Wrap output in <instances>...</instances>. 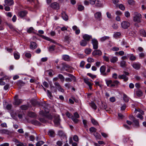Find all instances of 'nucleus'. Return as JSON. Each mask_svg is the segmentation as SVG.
<instances>
[{
	"label": "nucleus",
	"mask_w": 146,
	"mask_h": 146,
	"mask_svg": "<svg viewBox=\"0 0 146 146\" xmlns=\"http://www.w3.org/2000/svg\"><path fill=\"white\" fill-rule=\"evenodd\" d=\"M90 105L91 107L94 110H95L97 109V106L94 102H91L90 104Z\"/></svg>",
	"instance_id": "37"
},
{
	"label": "nucleus",
	"mask_w": 146,
	"mask_h": 146,
	"mask_svg": "<svg viewBox=\"0 0 146 146\" xmlns=\"http://www.w3.org/2000/svg\"><path fill=\"white\" fill-rule=\"evenodd\" d=\"M103 58L104 60L106 62H110L109 58L108 57H107L105 55L103 56Z\"/></svg>",
	"instance_id": "48"
},
{
	"label": "nucleus",
	"mask_w": 146,
	"mask_h": 146,
	"mask_svg": "<svg viewBox=\"0 0 146 146\" xmlns=\"http://www.w3.org/2000/svg\"><path fill=\"white\" fill-rule=\"evenodd\" d=\"M145 56V54L143 53H141L139 54V56L140 58L144 57Z\"/></svg>",
	"instance_id": "59"
},
{
	"label": "nucleus",
	"mask_w": 146,
	"mask_h": 146,
	"mask_svg": "<svg viewBox=\"0 0 146 146\" xmlns=\"http://www.w3.org/2000/svg\"><path fill=\"white\" fill-rule=\"evenodd\" d=\"M87 75L91 77L92 79H94L96 78V76L95 75H93L91 73L87 74Z\"/></svg>",
	"instance_id": "54"
},
{
	"label": "nucleus",
	"mask_w": 146,
	"mask_h": 146,
	"mask_svg": "<svg viewBox=\"0 0 146 146\" xmlns=\"http://www.w3.org/2000/svg\"><path fill=\"white\" fill-rule=\"evenodd\" d=\"M84 9V6L81 5H79L78 6V10L79 11H82Z\"/></svg>",
	"instance_id": "50"
},
{
	"label": "nucleus",
	"mask_w": 146,
	"mask_h": 146,
	"mask_svg": "<svg viewBox=\"0 0 146 146\" xmlns=\"http://www.w3.org/2000/svg\"><path fill=\"white\" fill-rule=\"evenodd\" d=\"M58 135L63 139H67V137L65 133L62 131H60L58 132Z\"/></svg>",
	"instance_id": "11"
},
{
	"label": "nucleus",
	"mask_w": 146,
	"mask_h": 146,
	"mask_svg": "<svg viewBox=\"0 0 146 146\" xmlns=\"http://www.w3.org/2000/svg\"><path fill=\"white\" fill-rule=\"evenodd\" d=\"M131 66L135 69L138 70L140 68L141 64L138 62H135L131 64Z\"/></svg>",
	"instance_id": "3"
},
{
	"label": "nucleus",
	"mask_w": 146,
	"mask_h": 146,
	"mask_svg": "<svg viewBox=\"0 0 146 146\" xmlns=\"http://www.w3.org/2000/svg\"><path fill=\"white\" fill-rule=\"evenodd\" d=\"M74 117L76 118H79L80 117L79 115L77 112H76L74 113Z\"/></svg>",
	"instance_id": "62"
},
{
	"label": "nucleus",
	"mask_w": 146,
	"mask_h": 146,
	"mask_svg": "<svg viewBox=\"0 0 146 146\" xmlns=\"http://www.w3.org/2000/svg\"><path fill=\"white\" fill-rule=\"evenodd\" d=\"M28 115L31 117H34L36 116V114L34 112H29L28 113Z\"/></svg>",
	"instance_id": "33"
},
{
	"label": "nucleus",
	"mask_w": 146,
	"mask_h": 146,
	"mask_svg": "<svg viewBox=\"0 0 146 146\" xmlns=\"http://www.w3.org/2000/svg\"><path fill=\"white\" fill-rule=\"evenodd\" d=\"M96 131L97 129L93 127H91L90 129V131L91 133L96 132Z\"/></svg>",
	"instance_id": "45"
},
{
	"label": "nucleus",
	"mask_w": 146,
	"mask_h": 146,
	"mask_svg": "<svg viewBox=\"0 0 146 146\" xmlns=\"http://www.w3.org/2000/svg\"><path fill=\"white\" fill-rule=\"evenodd\" d=\"M27 14V12L26 11H21L18 13L19 16L21 18L25 17Z\"/></svg>",
	"instance_id": "14"
},
{
	"label": "nucleus",
	"mask_w": 146,
	"mask_h": 146,
	"mask_svg": "<svg viewBox=\"0 0 146 146\" xmlns=\"http://www.w3.org/2000/svg\"><path fill=\"white\" fill-rule=\"evenodd\" d=\"M77 118H76L74 117V116H72V119L73 121L75 123H77L79 121V120Z\"/></svg>",
	"instance_id": "35"
},
{
	"label": "nucleus",
	"mask_w": 146,
	"mask_h": 146,
	"mask_svg": "<svg viewBox=\"0 0 146 146\" xmlns=\"http://www.w3.org/2000/svg\"><path fill=\"white\" fill-rule=\"evenodd\" d=\"M0 146H9V144L8 143H4L0 145Z\"/></svg>",
	"instance_id": "64"
},
{
	"label": "nucleus",
	"mask_w": 146,
	"mask_h": 146,
	"mask_svg": "<svg viewBox=\"0 0 146 146\" xmlns=\"http://www.w3.org/2000/svg\"><path fill=\"white\" fill-rule=\"evenodd\" d=\"M106 84H107V86H109L110 85L112 84V81L111 80H106Z\"/></svg>",
	"instance_id": "46"
},
{
	"label": "nucleus",
	"mask_w": 146,
	"mask_h": 146,
	"mask_svg": "<svg viewBox=\"0 0 146 146\" xmlns=\"http://www.w3.org/2000/svg\"><path fill=\"white\" fill-rule=\"evenodd\" d=\"M50 7L53 9H59V4L56 2L52 3L50 5Z\"/></svg>",
	"instance_id": "12"
},
{
	"label": "nucleus",
	"mask_w": 146,
	"mask_h": 146,
	"mask_svg": "<svg viewBox=\"0 0 146 146\" xmlns=\"http://www.w3.org/2000/svg\"><path fill=\"white\" fill-rule=\"evenodd\" d=\"M67 76H68L69 77H70L72 79V80L74 81H75L76 80V78L73 75H72V74L68 73L67 74Z\"/></svg>",
	"instance_id": "44"
},
{
	"label": "nucleus",
	"mask_w": 146,
	"mask_h": 146,
	"mask_svg": "<svg viewBox=\"0 0 146 146\" xmlns=\"http://www.w3.org/2000/svg\"><path fill=\"white\" fill-rule=\"evenodd\" d=\"M33 28L31 27H30L27 30V32L29 33H31L33 32Z\"/></svg>",
	"instance_id": "52"
},
{
	"label": "nucleus",
	"mask_w": 146,
	"mask_h": 146,
	"mask_svg": "<svg viewBox=\"0 0 146 146\" xmlns=\"http://www.w3.org/2000/svg\"><path fill=\"white\" fill-rule=\"evenodd\" d=\"M37 47V45L36 44L33 42H31L30 45V48L31 49H34Z\"/></svg>",
	"instance_id": "15"
},
{
	"label": "nucleus",
	"mask_w": 146,
	"mask_h": 146,
	"mask_svg": "<svg viewBox=\"0 0 146 146\" xmlns=\"http://www.w3.org/2000/svg\"><path fill=\"white\" fill-rule=\"evenodd\" d=\"M141 35L144 36H146V33L144 30H142L141 31L140 33Z\"/></svg>",
	"instance_id": "57"
},
{
	"label": "nucleus",
	"mask_w": 146,
	"mask_h": 146,
	"mask_svg": "<svg viewBox=\"0 0 146 146\" xmlns=\"http://www.w3.org/2000/svg\"><path fill=\"white\" fill-rule=\"evenodd\" d=\"M54 84L56 88L62 92H63L64 91L61 88L59 83L57 82H56L54 83Z\"/></svg>",
	"instance_id": "16"
},
{
	"label": "nucleus",
	"mask_w": 146,
	"mask_h": 146,
	"mask_svg": "<svg viewBox=\"0 0 146 146\" xmlns=\"http://www.w3.org/2000/svg\"><path fill=\"white\" fill-rule=\"evenodd\" d=\"M56 144L59 146H61L63 143L62 141H58L56 143Z\"/></svg>",
	"instance_id": "58"
},
{
	"label": "nucleus",
	"mask_w": 146,
	"mask_h": 146,
	"mask_svg": "<svg viewBox=\"0 0 146 146\" xmlns=\"http://www.w3.org/2000/svg\"><path fill=\"white\" fill-rule=\"evenodd\" d=\"M91 43L94 49H97L98 48V42L97 40L95 38L92 39Z\"/></svg>",
	"instance_id": "4"
},
{
	"label": "nucleus",
	"mask_w": 146,
	"mask_h": 146,
	"mask_svg": "<svg viewBox=\"0 0 146 146\" xmlns=\"http://www.w3.org/2000/svg\"><path fill=\"white\" fill-rule=\"evenodd\" d=\"M84 80V82L88 86L92 84L89 81V79L87 78H85Z\"/></svg>",
	"instance_id": "36"
},
{
	"label": "nucleus",
	"mask_w": 146,
	"mask_h": 146,
	"mask_svg": "<svg viewBox=\"0 0 146 146\" xmlns=\"http://www.w3.org/2000/svg\"><path fill=\"white\" fill-rule=\"evenodd\" d=\"M25 56L27 58H30L31 56V54L29 52H26L25 54Z\"/></svg>",
	"instance_id": "55"
},
{
	"label": "nucleus",
	"mask_w": 146,
	"mask_h": 146,
	"mask_svg": "<svg viewBox=\"0 0 146 146\" xmlns=\"http://www.w3.org/2000/svg\"><path fill=\"white\" fill-rule=\"evenodd\" d=\"M58 78L60 79L61 81L63 83L64 80V78L62 74H60L58 75Z\"/></svg>",
	"instance_id": "31"
},
{
	"label": "nucleus",
	"mask_w": 146,
	"mask_h": 146,
	"mask_svg": "<svg viewBox=\"0 0 146 146\" xmlns=\"http://www.w3.org/2000/svg\"><path fill=\"white\" fill-rule=\"evenodd\" d=\"M32 124L36 125H40V123L38 121L36 120H33L32 121Z\"/></svg>",
	"instance_id": "28"
},
{
	"label": "nucleus",
	"mask_w": 146,
	"mask_h": 146,
	"mask_svg": "<svg viewBox=\"0 0 146 146\" xmlns=\"http://www.w3.org/2000/svg\"><path fill=\"white\" fill-rule=\"evenodd\" d=\"M55 47V45H52L49 47V50L50 51H52L54 50Z\"/></svg>",
	"instance_id": "56"
},
{
	"label": "nucleus",
	"mask_w": 146,
	"mask_h": 146,
	"mask_svg": "<svg viewBox=\"0 0 146 146\" xmlns=\"http://www.w3.org/2000/svg\"><path fill=\"white\" fill-rule=\"evenodd\" d=\"M118 58L116 56H113L110 59V61L111 63H114L118 61Z\"/></svg>",
	"instance_id": "23"
},
{
	"label": "nucleus",
	"mask_w": 146,
	"mask_h": 146,
	"mask_svg": "<svg viewBox=\"0 0 146 146\" xmlns=\"http://www.w3.org/2000/svg\"><path fill=\"white\" fill-rule=\"evenodd\" d=\"M120 66L123 68L125 67L126 66V62L123 60L121 61L120 62Z\"/></svg>",
	"instance_id": "32"
},
{
	"label": "nucleus",
	"mask_w": 146,
	"mask_h": 146,
	"mask_svg": "<svg viewBox=\"0 0 146 146\" xmlns=\"http://www.w3.org/2000/svg\"><path fill=\"white\" fill-rule=\"evenodd\" d=\"M119 84V82L117 80H116L113 82H112V84L110 85V87H114L117 86Z\"/></svg>",
	"instance_id": "21"
},
{
	"label": "nucleus",
	"mask_w": 146,
	"mask_h": 146,
	"mask_svg": "<svg viewBox=\"0 0 146 146\" xmlns=\"http://www.w3.org/2000/svg\"><path fill=\"white\" fill-rule=\"evenodd\" d=\"M129 59L131 61H134L136 59V57L133 54H131L129 55Z\"/></svg>",
	"instance_id": "25"
},
{
	"label": "nucleus",
	"mask_w": 146,
	"mask_h": 146,
	"mask_svg": "<svg viewBox=\"0 0 146 146\" xmlns=\"http://www.w3.org/2000/svg\"><path fill=\"white\" fill-rule=\"evenodd\" d=\"M62 17V19L65 21H67L68 19V15L66 14L64 12H63L61 13Z\"/></svg>",
	"instance_id": "18"
},
{
	"label": "nucleus",
	"mask_w": 146,
	"mask_h": 146,
	"mask_svg": "<svg viewBox=\"0 0 146 146\" xmlns=\"http://www.w3.org/2000/svg\"><path fill=\"white\" fill-rule=\"evenodd\" d=\"M48 135L51 137H53L55 136V133L54 131L52 130H50L48 133Z\"/></svg>",
	"instance_id": "29"
},
{
	"label": "nucleus",
	"mask_w": 146,
	"mask_h": 146,
	"mask_svg": "<svg viewBox=\"0 0 146 146\" xmlns=\"http://www.w3.org/2000/svg\"><path fill=\"white\" fill-rule=\"evenodd\" d=\"M66 115L69 118H71L72 116V115H71L70 113L68 112H67L66 113Z\"/></svg>",
	"instance_id": "60"
},
{
	"label": "nucleus",
	"mask_w": 146,
	"mask_h": 146,
	"mask_svg": "<svg viewBox=\"0 0 146 146\" xmlns=\"http://www.w3.org/2000/svg\"><path fill=\"white\" fill-rule=\"evenodd\" d=\"M21 108L23 110H26L28 108V106L26 105H22L21 106Z\"/></svg>",
	"instance_id": "49"
},
{
	"label": "nucleus",
	"mask_w": 146,
	"mask_h": 146,
	"mask_svg": "<svg viewBox=\"0 0 146 146\" xmlns=\"http://www.w3.org/2000/svg\"><path fill=\"white\" fill-rule=\"evenodd\" d=\"M121 28L123 29H127L128 28L130 25L129 22L126 21H122L121 24Z\"/></svg>",
	"instance_id": "5"
},
{
	"label": "nucleus",
	"mask_w": 146,
	"mask_h": 146,
	"mask_svg": "<svg viewBox=\"0 0 146 146\" xmlns=\"http://www.w3.org/2000/svg\"><path fill=\"white\" fill-rule=\"evenodd\" d=\"M87 61L89 62H93L94 60L93 58L91 57H89L88 58Z\"/></svg>",
	"instance_id": "53"
},
{
	"label": "nucleus",
	"mask_w": 146,
	"mask_h": 146,
	"mask_svg": "<svg viewBox=\"0 0 146 146\" xmlns=\"http://www.w3.org/2000/svg\"><path fill=\"white\" fill-rule=\"evenodd\" d=\"M121 33L120 32H117L115 33L113 35V36L115 38H117L119 37L121 35Z\"/></svg>",
	"instance_id": "41"
},
{
	"label": "nucleus",
	"mask_w": 146,
	"mask_h": 146,
	"mask_svg": "<svg viewBox=\"0 0 146 146\" xmlns=\"http://www.w3.org/2000/svg\"><path fill=\"white\" fill-rule=\"evenodd\" d=\"M123 99L125 102H128L129 101L128 97L124 94H123Z\"/></svg>",
	"instance_id": "34"
},
{
	"label": "nucleus",
	"mask_w": 146,
	"mask_h": 146,
	"mask_svg": "<svg viewBox=\"0 0 146 146\" xmlns=\"http://www.w3.org/2000/svg\"><path fill=\"white\" fill-rule=\"evenodd\" d=\"M94 135L97 139H101V136L98 133H95Z\"/></svg>",
	"instance_id": "26"
},
{
	"label": "nucleus",
	"mask_w": 146,
	"mask_h": 146,
	"mask_svg": "<svg viewBox=\"0 0 146 146\" xmlns=\"http://www.w3.org/2000/svg\"><path fill=\"white\" fill-rule=\"evenodd\" d=\"M88 43V42L84 39L82 40L80 42V45L82 46H86Z\"/></svg>",
	"instance_id": "20"
},
{
	"label": "nucleus",
	"mask_w": 146,
	"mask_h": 146,
	"mask_svg": "<svg viewBox=\"0 0 146 146\" xmlns=\"http://www.w3.org/2000/svg\"><path fill=\"white\" fill-rule=\"evenodd\" d=\"M133 14L134 15L133 21L135 22H137L138 23L141 22L142 16L141 15L140 13L136 12H135Z\"/></svg>",
	"instance_id": "1"
},
{
	"label": "nucleus",
	"mask_w": 146,
	"mask_h": 146,
	"mask_svg": "<svg viewBox=\"0 0 146 146\" xmlns=\"http://www.w3.org/2000/svg\"><path fill=\"white\" fill-rule=\"evenodd\" d=\"M62 58L63 60L68 61L69 60L70 57L68 55H64L62 56Z\"/></svg>",
	"instance_id": "27"
},
{
	"label": "nucleus",
	"mask_w": 146,
	"mask_h": 146,
	"mask_svg": "<svg viewBox=\"0 0 146 146\" xmlns=\"http://www.w3.org/2000/svg\"><path fill=\"white\" fill-rule=\"evenodd\" d=\"M92 54L93 56H100L102 54V52L99 50H94L92 52Z\"/></svg>",
	"instance_id": "13"
},
{
	"label": "nucleus",
	"mask_w": 146,
	"mask_h": 146,
	"mask_svg": "<svg viewBox=\"0 0 146 146\" xmlns=\"http://www.w3.org/2000/svg\"><path fill=\"white\" fill-rule=\"evenodd\" d=\"M47 95L50 99H52L53 98V96L52 95L51 93L49 90H48L47 91Z\"/></svg>",
	"instance_id": "43"
},
{
	"label": "nucleus",
	"mask_w": 146,
	"mask_h": 146,
	"mask_svg": "<svg viewBox=\"0 0 146 146\" xmlns=\"http://www.w3.org/2000/svg\"><path fill=\"white\" fill-rule=\"evenodd\" d=\"M133 122L136 126L137 127H139V122L137 120L134 119L133 120Z\"/></svg>",
	"instance_id": "39"
},
{
	"label": "nucleus",
	"mask_w": 146,
	"mask_h": 146,
	"mask_svg": "<svg viewBox=\"0 0 146 146\" xmlns=\"http://www.w3.org/2000/svg\"><path fill=\"white\" fill-rule=\"evenodd\" d=\"M119 6L120 9L122 10H124L125 9V7L123 5L121 4L119 5Z\"/></svg>",
	"instance_id": "61"
},
{
	"label": "nucleus",
	"mask_w": 146,
	"mask_h": 146,
	"mask_svg": "<svg viewBox=\"0 0 146 146\" xmlns=\"http://www.w3.org/2000/svg\"><path fill=\"white\" fill-rule=\"evenodd\" d=\"M40 36L42 38L47 40L48 41H49L51 42H52V43H56L55 41H54V40L49 38L48 37L46 36H44V35H42Z\"/></svg>",
	"instance_id": "17"
},
{
	"label": "nucleus",
	"mask_w": 146,
	"mask_h": 146,
	"mask_svg": "<svg viewBox=\"0 0 146 146\" xmlns=\"http://www.w3.org/2000/svg\"><path fill=\"white\" fill-rule=\"evenodd\" d=\"M82 38L84 39L88 42L90 39H92V36L86 34H85L83 35Z\"/></svg>",
	"instance_id": "9"
},
{
	"label": "nucleus",
	"mask_w": 146,
	"mask_h": 146,
	"mask_svg": "<svg viewBox=\"0 0 146 146\" xmlns=\"http://www.w3.org/2000/svg\"><path fill=\"white\" fill-rule=\"evenodd\" d=\"M60 120L58 115H55L54 117V122L55 125L58 126L60 124Z\"/></svg>",
	"instance_id": "7"
},
{
	"label": "nucleus",
	"mask_w": 146,
	"mask_h": 146,
	"mask_svg": "<svg viewBox=\"0 0 146 146\" xmlns=\"http://www.w3.org/2000/svg\"><path fill=\"white\" fill-rule=\"evenodd\" d=\"M74 140L76 142H78L79 141L78 137L76 135H74L73 137Z\"/></svg>",
	"instance_id": "51"
},
{
	"label": "nucleus",
	"mask_w": 146,
	"mask_h": 146,
	"mask_svg": "<svg viewBox=\"0 0 146 146\" xmlns=\"http://www.w3.org/2000/svg\"><path fill=\"white\" fill-rule=\"evenodd\" d=\"M109 37L108 36H104L101 38L100 39V41L101 42H103L105 40L108 39Z\"/></svg>",
	"instance_id": "38"
},
{
	"label": "nucleus",
	"mask_w": 146,
	"mask_h": 146,
	"mask_svg": "<svg viewBox=\"0 0 146 146\" xmlns=\"http://www.w3.org/2000/svg\"><path fill=\"white\" fill-rule=\"evenodd\" d=\"M106 67L104 65L101 66L100 68V72L104 76H106L108 75V74L105 72Z\"/></svg>",
	"instance_id": "8"
},
{
	"label": "nucleus",
	"mask_w": 146,
	"mask_h": 146,
	"mask_svg": "<svg viewBox=\"0 0 146 146\" xmlns=\"http://www.w3.org/2000/svg\"><path fill=\"white\" fill-rule=\"evenodd\" d=\"M44 143L42 141H40L38 142L36 144V146H41Z\"/></svg>",
	"instance_id": "47"
},
{
	"label": "nucleus",
	"mask_w": 146,
	"mask_h": 146,
	"mask_svg": "<svg viewBox=\"0 0 146 146\" xmlns=\"http://www.w3.org/2000/svg\"><path fill=\"white\" fill-rule=\"evenodd\" d=\"M14 56L16 60H18L20 58V54L17 52H15L14 53Z\"/></svg>",
	"instance_id": "24"
},
{
	"label": "nucleus",
	"mask_w": 146,
	"mask_h": 146,
	"mask_svg": "<svg viewBox=\"0 0 146 146\" xmlns=\"http://www.w3.org/2000/svg\"><path fill=\"white\" fill-rule=\"evenodd\" d=\"M91 120L92 122L93 125H97L98 124V123L97 121L93 118L91 119Z\"/></svg>",
	"instance_id": "42"
},
{
	"label": "nucleus",
	"mask_w": 146,
	"mask_h": 146,
	"mask_svg": "<svg viewBox=\"0 0 146 146\" xmlns=\"http://www.w3.org/2000/svg\"><path fill=\"white\" fill-rule=\"evenodd\" d=\"M0 133L1 134H9V131L6 129H0Z\"/></svg>",
	"instance_id": "22"
},
{
	"label": "nucleus",
	"mask_w": 146,
	"mask_h": 146,
	"mask_svg": "<svg viewBox=\"0 0 146 146\" xmlns=\"http://www.w3.org/2000/svg\"><path fill=\"white\" fill-rule=\"evenodd\" d=\"M17 98L18 96L17 95H16L15 96V100L13 103V104L14 105H19L22 102L21 100L18 99Z\"/></svg>",
	"instance_id": "6"
},
{
	"label": "nucleus",
	"mask_w": 146,
	"mask_h": 146,
	"mask_svg": "<svg viewBox=\"0 0 146 146\" xmlns=\"http://www.w3.org/2000/svg\"><path fill=\"white\" fill-rule=\"evenodd\" d=\"M94 16L96 19L99 20H100L102 17L101 13L100 12H97L94 14Z\"/></svg>",
	"instance_id": "19"
},
{
	"label": "nucleus",
	"mask_w": 146,
	"mask_h": 146,
	"mask_svg": "<svg viewBox=\"0 0 146 146\" xmlns=\"http://www.w3.org/2000/svg\"><path fill=\"white\" fill-rule=\"evenodd\" d=\"M124 74L122 75H119L118 78L119 79H123L124 81L126 82L128 79V78L127 76L129 74V73L126 72H124Z\"/></svg>",
	"instance_id": "2"
},
{
	"label": "nucleus",
	"mask_w": 146,
	"mask_h": 146,
	"mask_svg": "<svg viewBox=\"0 0 146 146\" xmlns=\"http://www.w3.org/2000/svg\"><path fill=\"white\" fill-rule=\"evenodd\" d=\"M4 2L5 4H4V6L6 5L11 6L14 3L13 0H5Z\"/></svg>",
	"instance_id": "10"
},
{
	"label": "nucleus",
	"mask_w": 146,
	"mask_h": 146,
	"mask_svg": "<svg viewBox=\"0 0 146 146\" xmlns=\"http://www.w3.org/2000/svg\"><path fill=\"white\" fill-rule=\"evenodd\" d=\"M85 64V62L83 61H82L80 62V66L81 67H83Z\"/></svg>",
	"instance_id": "63"
},
{
	"label": "nucleus",
	"mask_w": 146,
	"mask_h": 146,
	"mask_svg": "<svg viewBox=\"0 0 146 146\" xmlns=\"http://www.w3.org/2000/svg\"><path fill=\"white\" fill-rule=\"evenodd\" d=\"M136 95L138 97H141L143 95V93L142 91L140 90H138L136 91Z\"/></svg>",
	"instance_id": "30"
},
{
	"label": "nucleus",
	"mask_w": 146,
	"mask_h": 146,
	"mask_svg": "<svg viewBox=\"0 0 146 146\" xmlns=\"http://www.w3.org/2000/svg\"><path fill=\"white\" fill-rule=\"evenodd\" d=\"M91 49L89 48H86L85 50V52L86 54H88L91 53Z\"/></svg>",
	"instance_id": "40"
}]
</instances>
